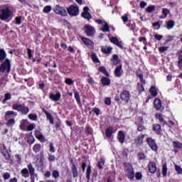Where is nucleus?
Listing matches in <instances>:
<instances>
[{"label": "nucleus", "mask_w": 182, "mask_h": 182, "mask_svg": "<svg viewBox=\"0 0 182 182\" xmlns=\"http://www.w3.org/2000/svg\"><path fill=\"white\" fill-rule=\"evenodd\" d=\"M113 127H109L106 130H105V135L106 137L108 139H110L112 136H113Z\"/></svg>", "instance_id": "31"}, {"label": "nucleus", "mask_w": 182, "mask_h": 182, "mask_svg": "<svg viewBox=\"0 0 182 182\" xmlns=\"http://www.w3.org/2000/svg\"><path fill=\"white\" fill-rule=\"evenodd\" d=\"M159 88L156 87V86L152 85L149 88V93H151V95L153 96V97H156L157 95H159Z\"/></svg>", "instance_id": "25"}, {"label": "nucleus", "mask_w": 182, "mask_h": 182, "mask_svg": "<svg viewBox=\"0 0 182 182\" xmlns=\"http://www.w3.org/2000/svg\"><path fill=\"white\" fill-rule=\"evenodd\" d=\"M155 117H156V119H157V120H159L160 123H162L163 126H166V124H167V122L164 121L163 114H161L160 113H156L155 114Z\"/></svg>", "instance_id": "28"}, {"label": "nucleus", "mask_w": 182, "mask_h": 182, "mask_svg": "<svg viewBox=\"0 0 182 182\" xmlns=\"http://www.w3.org/2000/svg\"><path fill=\"white\" fill-rule=\"evenodd\" d=\"M67 11L70 16H77L79 15V6H77L71 5L67 9Z\"/></svg>", "instance_id": "7"}, {"label": "nucleus", "mask_w": 182, "mask_h": 182, "mask_svg": "<svg viewBox=\"0 0 182 182\" xmlns=\"http://www.w3.org/2000/svg\"><path fill=\"white\" fill-rule=\"evenodd\" d=\"M65 83H66V85H68V86H72V85H73L75 83V81H73L70 78H67L65 80Z\"/></svg>", "instance_id": "55"}, {"label": "nucleus", "mask_w": 182, "mask_h": 182, "mask_svg": "<svg viewBox=\"0 0 182 182\" xmlns=\"http://www.w3.org/2000/svg\"><path fill=\"white\" fill-rule=\"evenodd\" d=\"M92 174V166L88 165L87 167L86 178L87 181H90V176Z\"/></svg>", "instance_id": "36"}, {"label": "nucleus", "mask_w": 182, "mask_h": 182, "mask_svg": "<svg viewBox=\"0 0 182 182\" xmlns=\"http://www.w3.org/2000/svg\"><path fill=\"white\" fill-rule=\"evenodd\" d=\"M154 107L156 110H161V112H163L164 109V106H163L161 101L160 98H155L154 100Z\"/></svg>", "instance_id": "11"}, {"label": "nucleus", "mask_w": 182, "mask_h": 182, "mask_svg": "<svg viewBox=\"0 0 182 182\" xmlns=\"http://www.w3.org/2000/svg\"><path fill=\"white\" fill-rule=\"evenodd\" d=\"M16 25H21L22 23V17L16 16L15 18Z\"/></svg>", "instance_id": "60"}, {"label": "nucleus", "mask_w": 182, "mask_h": 182, "mask_svg": "<svg viewBox=\"0 0 182 182\" xmlns=\"http://www.w3.org/2000/svg\"><path fill=\"white\" fill-rule=\"evenodd\" d=\"M130 92L127 90H123L120 93V99L122 102H124L125 103H129L130 102Z\"/></svg>", "instance_id": "9"}, {"label": "nucleus", "mask_w": 182, "mask_h": 182, "mask_svg": "<svg viewBox=\"0 0 182 182\" xmlns=\"http://www.w3.org/2000/svg\"><path fill=\"white\" fill-rule=\"evenodd\" d=\"M162 14L164 16H165V18H167V15L170 14V10H168V9H163Z\"/></svg>", "instance_id": "63"}, {"label": "nucleus", "mask_w": 182, "mask_h": 182, "mask_svg": "<svg viewBox=\"0 0 182 182\" xmlns=\"http://www.w3.org/2000/svg\"><path fill=\"white\" fill-rule=\"evenodd\" d=\"M112 50H113V48L112 47L102 46L101 48V51L102 53H105V55H109V53H112Z\"/></svg>", "instance_id": "27"}, {"label": "nucleus", "mask_w": 182, "mask_h": 182, "mask_svg": "<svg viewBox=\"0 0 182 182\" xmlns=\"http://www.w3.org/2000/svg\"><path fill=\"white\" fill-rule=\"evenodd\" d=\"M53 11L57 15H60V16H68V12H66V9L60 6L59 4H57L55 6Z\"/></svg>", "instance_id": "6"}, {"label": "nucleus", "mask_w": 182, "mask_h": 182, "mask_svg": "<svg viewBox=\"0 0 182 182\" xmlns=\"http://www.w3.org/2000/svg\"><path fill=\"white\" fill-rule=\"evenodd\" d=\"M52 176L53 178H59V171L54 170L52 173Z\"/></svg>", "instance_id": "62"}, {"label": "nucleus", "mask_w": 182, "mask_h": 182, "mask_svg": "<svg viewBox=\"0 0 182 182\" xmlns=\"http://www.w3.org/2000/svg\"><path fill=\"white\" fill-rule=\"evenodd\" d=\"M118 64H119V55H117V54L113 55L112 65H114V66H116Z\"/></svg>", "instance_id": "44"}, {"label": "nucleus", "mask_w": 182, "mask_h": 182, "mask_svg": "<svg viewBox=\"0 0 182 182\" xmlns=\"http://www.w3.org/2000/svg\"><path fill=\"white\" fill-rule=\"evenodd\" d=\"M42 112L46 114V119L47 120H49L50 124H53L55 123V119L53 118V116H52V114L46 111L45 108H42Z\"/></svg>", "instance_id": "16"}, {"label": "nucleus", "mask_w": 182, "mask_h": 182, "mask_svg": "<svg viewBox=\"0 0 182 182\" xmlns=\"http://www.w3.org/2000/svg\"><path fill=\"white\" fill-rule=\"evenodd\" d=\"M167 162L162 164V176L163 177H167Z\"/></svg>", "instance_id": "35"}, {"label": "nucleus", "mask_w": 182, "mask_h": 182, "mask_svg": "<svg viewBox=\"0 0 182 182\" xmlns=\"http://www.w3.org/2000/svg\"><path fill=\"white\" fill-rule=\"evenodd\" d=\"M84 32L87 36L92 37L96 33V30L91 25H85Z\"/></svg>", "instance_id": "8"}, {"label": "nucleus", "mask_w": 182, "mask_h": 182, "mask_svg": "<svg viewBox=\"0 0 182 182\" xmlns=\"http://www.w3.org/2000/svg\"><path fill=\"white\" fill-rule=\"evenodd\" d=\"M174 25H176V23L173 20H169L166 21V28L168 29V31H170V29H173L174 28Z\"/></svg>", "instance_id": "33"}, {"label": "nucleus", "mask_w": 182, "mask_h": 182, "mask_svg": "<svg viewBox=\"0 0 182 182\" xmlns=\"http://www.w3.org/2000/svg\"><path fill=\"white\" fill-rule=\"evenodd\" d=\"M74 97H75V99L77 105H80V103H82V101L80 100V95L79 94V92H77V90L75 91Z\"/></svg>", "instance_id": "39"}, {"label": "nucleus", "mask_w": 182, "mask_h": 182, "mask_svg": "<svg viewBox=\"0 0 182 182\" xmlns=\"http://www.w3.org/2000/svg\"><path fill=\"white\" fill-rule=\"evenodd\" d=\"M175 170L177 171V174H182V168L181 166L178 165L175 166Z\"/></svg>", "instance_id": "61"}, {"label": "nucleus", "mask_w": 182, "mask_h": 182, "mask_svg": "<svg viewBox=\"0 0 182 182\" xmlns=\"http://www.w3.org/2000/svg\"><path fill=\"white\" fill-rule=\"evenodd\" d=\"M81 41L82 42H83L84 45H85V46H87L88 48H90L93 46V45H95L92 40L86 37H82Z\"/></svg>", "instance_id": "19"}, {"label": "nucleus", "mask_w": 182, "mask_h": 182, "mask_svg": "<svg viewBox=\"0 0 182 182\" xmlns=\"http://www.w3.org/2000/svg\"><path fill=\"white\" fill-rule=\"evenodd\" d=\"M13 110H17L22 114H28L29 113V107L25 106L23 104H14L12 105Z\"/></svg>", "instance_id": "4"}, {"label": "nucleus", "mask_w": 182, "mask_h": 182, "mask_svg": "<svg viewBox=\"0 0 182 182\" xmlns=\"http://www.w3.org/2000/svg\"><path fill=\"white\" fill-rule=\"evenodd\" d=\"M176 56H178V68H179V69H182V48L181 50H179L177 53H176Z\"/></svg>", "instance_id": "24"}, {"label": "nucleus", "mask_w": 182, "mask_h": 182, "mask_svg": "<svg viewBox=\"0 0 182 182\" xmlns=\"http://www.w3.org/2000/svg\"><path fill=\"white\" fill-rule=\"evenodd\" d=\"M85 134H87V136H90V134H93V129L91 128L90 126H87L85 127Z\"/></svg>", "instance_id": "45"}, {"label": "nucleus", "mask_w": 182, "mask_h": 182, "mask_svg": "<svg viewBox=\"0 0 182 182\" xmlns=\"http://www.w3.org/2000/svg\"><path fill=\"white\" fill-rule=\"evenodd\" d=\"M41 149L42 145H41V144H36L33 147V151H34L36 154H38V153H41Z\"/></svg>", "instance_id": "34"}, {"label": "nucleus", "mask_w": 182, "mask_h": 182, "mask_svg": "<svg viewBox=\"0 0 182 182\" xmlns=\"http://www.w3.org/2000/svg\"><path fill=\"white\" fill-rule=\"evenodd\" d=\"M48 147L50 153H55V151H56V150L55 149V146H53V144L52 142L49 144Z\"/></svg>", "instance_id": "57"}, {"label": "nucleus", "mask_w": 182, "mask_h": 182, "mask_svg": "<svg viewBox=\"0 0 182 182\" xmlns=\"http://www.w3.org/2000/svg\"><path fill=\"white\" fill-rule=\"evenodd\" d=\"M21 174H22V177H28V176L29 175V170H28V168H24L21 170Z\"/></svg>", "instance_id": "50"}, {"label": "nucleus", "mask_w": 182, "mask_h": 182, "mask_svg": "<svg viewBox=\"0 0 182 182\" xmlns=\"http://www.w3.org/2000/svg\"><path fill=\"white\" fill-rule=\"evenodd\" d=\"M148 170L151 174H154L157 171V164L154 161H149L148 164Z\"/></svg>", "instance_id": "14"}, {"label": "nucleus", "mask_w": 182, "mask_h": 182, "mask_svg": "<svg viewBox=\"0 0 182 182\" xmlns=\"http://www.w3.org/2000/svg\"><path fill=\"white\" fill-rule=\"evenodd\" d=\"M89 7L85 6L83 8V12L81 14L82 18H84L85 19H87V21H90V19H92V14L89 13Z\"/></svg>", "instance_id": "13"}, {"label": "nucleus", "mask_w": 182, "mask_h": 182, "mask_svg": "<svg viewBox=\"0 0 182 182\" xmlns=\"http://www.w3.org/2000/svg\"><path fill=\"white\" fill-rule=\"evenodd\" d=\"M156 11V6L154 5H149L146 9V12L147 14H151Z\"/></svg>", "instance_id": "42"}, {"label": "nucleus", "mask_w": 182, "mask_h": 182, "mask_svg": "<svg viewBox=\"0 0 182 182\" xmlns=\"http://www.w3.org/2000/svg\"><path fill=\"white\" fill-rule=\"evenodd\" d=\"M173 147L175 150V153H178V151H177V149H179L180 150H181L182 149V143L178 141H173Z\"/></svg>", "instance_id": "26"}, {"label": "nucleus", "mask_w": 182, "mask_h": 182, "mask_svg": "<svg viewBox=\"0 0 182 182\" xmlns=\"http://www.w3.org/2000/svg\"><path fill=\"white\" fill-rule=\"evenodd\" d=\"M14 16V12L11 11L9 7H5L0 9V20L11 22Z\"/></svg>", "instance_id": "1"}, {"label": "nucleus", "mask_w": 182, "mask_h": 182, "mask_svg": "<svg viewBox=\"0 0 182 182\" xmlns=\"http://www.w3.org/2000/svg\"><path fill=\"white\" fill-rule=\"evenodd\" d=\"M97 166L98 168H100V170H102L103 166H105V160H103V159H102L100 161H98Z\"/></svg>", "instance_id": "53"}, {"label": "nucleus", "mask_w": 182, "mask_h": 182, "mask_svg": "<svg viewBox=\"0 0 182 182\" xmlns=\"http://www.w3.org/2000/svg\"><path fill=\"white\" fill-rule=\"evenodd\" d=\"M28 173H30L31 176H33L35 174V168L32 166V164H29L28 165Z\"/></svg>", "instance_id": "47"}, {"label": "nucleus", "mask_w": 182, "mask_h": 182, "mask_svg": "<svg viewBox=\"0 0 182 182\" xmlns=\"http://www.w3.org/2000/svg\"><path fill=\"white\" fill-rule=\"evenodd\" d=\"M12 124H15V119L14 118L9 119L6 123V126H12Z\"/></svg>", "instance_id": "59"}, {"label": "nucleus", "mask_w": 182, "mask_h": 182, "mask_svg": "<svg viewBox=\"0 0 182 182\" xmlns=\"http://www.w3.org/2000/svg\"><path fill=\"white\" fill-rule=\"evenodd\" d=\"M147 136V134H143L138 135L134 139V144L136 146H143V144L144 143V137Z\"/></svg>", "instance_id": "10"}, {"label": "nucleus", "mask_w": 182, "mask_h": 182, "mask_svg": "<svg viewBox=\"0 0 182 182\" xmlns=\"http://www.w3.org/2000/svg\"><path fill=\"white\" fill-rule=\"evenodd\" d=\"M124 170L126 173V176L130 181H133L134 179V169L133 168V166L130 163H124Z\"/></svg>", "instance_id": "2"}, {"label": "nucleus", "mask_w": 182, "mask_h": 182, "mask_svg": "<svg viewBox=\"0 0 182 182\" xmlns=\"http://www.w3.org/2000/svg\"><path fill=\"white\" fill-rule=\"evenodd\" d=\"M152 132L157 134V136H161V133H163V129H161V126L159 124H154L152 125Z\"/></svg>", "instance_id": "12"}, {"label": "nucleus", "mask_w": 182, "mask_h": 182, "mask_svg": "<svg viewBox=\"0 0 182 182\" xmlns=\"http://www.w3.org/2000/svg\"><path fill=\"white\" fill-rule=\"evenodd\" d=\"M52 11V6H46L43 8V12H44V14H49V12H50Z\"/></svg>", "instance_id": "54"}, {"label": "nucleus", "mask_w": 182, "mask_h": 182, "mask_svg": "<svg viewBox=\"0 0 182 182\" xmlns=\"http://www.w3.org/2000/svg\"><path fill=\"white\" fill-rule=\"evenodd\" d=\"M60 97H61V95H60V92H59L56 93L55 95L53 93L49 94V99H50V100H53V102H59V100H60Z\"/></svg>", "instance_id": "21"}, {"label": "nucleus", "mask_w": 182, "mask_h": 182, "mask_svg": "<svg viewBox=\"0 0 182 182\" xmlns=\"http://www.w3.org/2000/svg\"><path fill=\"white\" fill-rule=\"evenodd\" d=\"M101 31H102V32H110V27L109 26V23H105Z\"/></svg>", "instance_id": "51"}, {"label": "nucleus", "mask_w": 182, "mask_h": 182, "mask_svg": "<svg viewBox=\"0 0 182 182\" xmlns=\"http://www.w3.org/2000/svg\"><path fill=\"white\" fill-rule=\"evenodd\" d=\"M35 136H36V139H38V140H39V141H41V143H45L46 141L45 140V136H43V134H42V132H41V131L36 130Z\"/></svg>", "instance_id": "20"}, {"label": "nucleus", "mask_w": 182, "mask_h": 182, "mask_svg": "<svg viewBox=\"0 0 182 182\" xmlns=\"http://www.w3.org/2000/svg\"><path fill=\"white\" fill-rule=\"evenodd\" d=\"M135 124L136 126V130L137 132H144V130H146V127H144V125H142L140 123H138V122H135Z\"/></svg>", "instance_id": "38"}, {"label": "nucleus", "mask_w": 182, "mask_h": 182, "mask_svg": "<svg viewBox=\"0 0 182 182\" xmlns=\"http://www.w3.org/2000/svg\"><path fill=\"white\" fill-rule=\"evenodd\" d=\"M136 90L139 95H141V93L144 92V85H143V84H140V82H138L136 86Z\"/></svg>", "instance_id": "37"}, {"label": "nucleus", "mask_w": 182, "mask_h": 182, "mask_svg": "<svg viewBox=\"0 0 182 182\" xmlns=\"http://www.w3.org/2000/svg\"><path fill=\"white\" fill-rule=\"evenodd\" d=\"M16 116H18V112L7 111L4 114V119L5 120H8V119H11V117H16Z\"/></svg>", "instance_id": "22"}, {"label": "nucleus", "mask_w": 182, "mask_h": 182, "mask_svg": "<svg viewBox=\"0 0 182 182\" xmlns=\"http://www.w3.org/2000/svg\"><path fill=\"white\" fill-rule=\"evenodd\" d=\"M152 26L155 28L157 31L161 28V24H160V21H156L152 23Z\"/></svg>", "instance_id": "52"}, {"label": "nucleus", "mask_w": 182, "mask_h": 182, "mask_svg": "<svg viewBox=\"0 0 182 182\" xmlns=\"http://www.w3.org/2000/svg\"><path fill=\"white\" fill-rule=\"evenodd\" d=\"M109 41L112 43H113L118 48H120V49H123V42L119 41V39H117V37H112L111 38H109Z\"/></svg>", "instance_id": "15"}, {"label": "nucleus", "mask_w": 182, "mask_h": 182, "mask_svg": "<svg viewBox=\"0 0 182 182\" xmlns=\"http://www.w3.org/2000/svg\"><path fill=\"white\" fill-rule=\"evenodd\" d=\"M92 111L93 113H95L97 116H99V114H100V109H99V108H97V107L93 108Z\"/></svg>", "instance_id": "64"}, {"label": "nucleus", "mask_w": 182, "mask_h": 182, "mask_svg": "<svg viewBox=\"0 0 182 182\" xmlns=\"http://www.w3.org/2000/svg\"><path fill=\"white\" fill-rule=\"evenodd\" d=\"M91 59L94 63H100V60H99V58L95 53H92L91 54Z\"/></svg>", "instance_id": "41"}, {"label": "nucleus", "mask_w": 182, "mask_h": 182, "mask_svg": "<svg viewBox=\"0 0 182 182\" xmlns=\"http://www.w3.org/2000/svg\"><path fill=\"white\" fill-rule=\"evenodd\" d=\"M146 144L152 150V151L157 152L159 151V145H157V142H156V139L152 137H146Z\"/></svg>", "instance_id": "5"}, {"label": "nucleus", "mask_w": 182, "mask_h": 182, "mask_svg": "<svg viewBox=\"0 0 182 182\" xmlns=\"http://www.w3.org/2000/svg\"><path fill=\"white\" fill-rule=\"evenodd\" d=\"M137 156L139 160H144V159H146V154L143 152L138 153Z\"/></svg>", "instance_id": "58"}, {"label": "nucleus", "mask_w": 182, "mask_h": 182, "mask_svg": "<svg viewBox=\"0 0 182 182\" xmlns=\"http://www.w3.org/2000/svg\"><path fill=\"white\" fill-rule=\"evenodd\" d=\"M158 50L159 53H164L165 52H167L168 50V46H161L158 48Z\"/></svg>", "instance_id": "49"}, {"label": "nucleus", "mask_w": 182, "mask_h": 182, "mask_svg": "<svg viewBox=\"0 0 182 182\" xmlns=\"http://www.w3.org/2000/svg\"><path fill=\"white\" fill-rule=\"evenodd\" d=\"M12 99V95L11 93L7 92L4 95V99L2 101V103H5L7 100H11Z\"/></svg>", "instance_id": "46"}, {"label": "nucleus", "mask_w": 182, "mask_h": 182, "mask_svg": "<svg viewBox=\"0 0 182 182\" xmlns=\"http://www.w3.org/2000/svg\"><path fill=\"white\" fill-rule=\"evenodd\" d=\"M71 170H72V173H73V177L74 178H77V176H79V173H77V166H76V164H73Z\"/></svg>", "instance_id": "30"}, {"label": "nucleus", "mask_w": 182, "mask_h": 182, "mask_svg": "<svg viewBox=\"0 0 182 182\" xmlns=\"http://www.w3.org/2000/svg\"><path fill=\"white\" fill-rule=\"evenodd\" d=\"M6 58V52H5V50L0 49V62H3V60H5Z\"/></svg>", "instance_id": "40"}, {"label": "nucleus", "mask_w": 182, "mask_h": 182, "mask_svg": "<svg viewBox=\"0 0 182 182\" xmlns=\"http://www.w3.org/2000/svg\"><path fill=\"white\" fill-rule=\"evenodd\" d=\"M123 68V65L120 64L119 65H117L114 70V75L116 76V77H122V69Z\"/></svg>", "instance_id": "23"}, {"label": "nucleus", "mask_w": 182, "mask_h": 182, "mask_svg": "<svg viewBox=\"0 0 182 182\" xmlns=\"http://www.w3.org/2000/svg\"><path fill=\"white\" fill-rule=\"evenodd\" d=\"M101 83L102 86H110L111 81L109 77H102L101 78Z\"/></svg>", "instance_id": "29"}, {"label": "nucleus", "mask_w": 182, "mask_h": 182, "mask_svg": "<svg viewBox=\"0 0 182 182\" xmlns=\"http://www.w3.org/2000/svg\"><path fill=\"white\" fill-rule=\"evenodd\" d=\"M0 72L1 73H6L9 75L11 73V60L6 58L3 63L0 65Z\"/></svg>", "instance_id": "3"}, {"label": "nucleus", "mask_w": 182, "mask_h": 182, "mask_svg": "<svg viewBox=\"0 0 182 182\" xmlns=\"http://www.w3.org/2000/svg\"><path fill=\"white\" fill-rule=\"evenodd\" d=\"M117 139L120 144H123L126 141V134L124 131L120 130L118 132Z\"/></svg>", "instance_id": "17"}, {"label": "nucleus", "mask_w": 182, "mask_h": 182, "mask_svg": "<svg viewBox=\"0 0 182 182\" xmlns=\"http://www.w3.org/2000/svg\"><path fill=\"white\" fill-rule=\"evenodd\" d=\"M1 153L3 154L6 160H11V161H12V159H11V154L6 150V146L5 145H3V150L1 151Z\"/></svg>", "instance_id": "18"}, {"label": "nucleus", "mask_w": 182, "mask_h": 182, "mask_svg": "<svg viewBox=\"0 0 182 182\" xmlns=\"http://www.w3.org/2000/svg\"><path fill=\"white\" fill-rule=\"evenodd\" d=\"M99 72H101V73H103L105 76H107V77H110V74H109V71L106 70V67L105 66H101L98 69Z\"/></svg>", "instance_id": "32"}, {"label": "nucleus", "mask_w": 182, "mask_h": 182, "mask_svg": "<svg viewBox=\"0 0 182 182\" xmlns=\"http://www.w3.org/2000/svg\"><path fill=\"white\" fill-rule=\"evenodd\" d=\"M28 119H23L21 122V124H20V129L21 130H25V129L26 128V126L28 124Z\"/></svg>", "instance_id": "43"}, {"label": "nucleus", "mask_w": 182, "mask_h": 182, "mask_svg": "<svg viewBox=\"0 0 182 182\" xmlns=\"http://www.w3.org/2000/svg\"><path fill=\"white\" fill-rule=\"evenodd\" d=\"M28 117L30 120H33V122L38 120V114H29Z\"/></svg>", "instance_id": "48"}, {"label": "nucleus", "mask_w": 182, "mask_h": 182, "mask_svg": "<svg viewBox=\"0 0 182 182\" xmlns=\"http://www.w3.org/2000/svg\"><path fill=\"white\" fill-rule=\"evenodd\" d=\"M105 103L107 105V106H110V105H112V98L106 97L105 98Z\"/></svg>", "instance_id": "56"}]
</instances>
